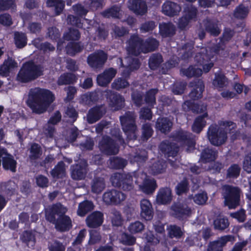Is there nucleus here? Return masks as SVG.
<instances>
[{
	"label": "nucleus",
	"mask_w": 251,
	"mask_h": 251,
	"mask_svg": "<svg viewBox=\"0 0 251 251\" xmlns=\"http://www.w3.org/2000/svg\"><path fill=\"white\" fill-rule=\"evenodd\" d=\"M126 49L129 54L139 55L143 52V39L137 34H132L127 41Z\"/></svg>",
	"instance_id": "nucleus-11"
},
{
	"label": "nucleus",
	"mask_w": 251,
	"mask_h": 251,
	"mask_svg": "<svg viewBox=\"0 0 251 251\" xmlns=\"http://www.w3.org/2000/svg\"><path fill=\"white\" fill-rule=\"evenodd\" d=\"M183 106L184 108L186 106L188 111H191L193 113L197 114L203 113L206 110V105L203 103L200 104L195 103L191 100L185 101L183 103Z\"/></svg>",
	"instance_id": "nucleus-37"
},
{
	"label": "nucleus",
	"mask_w": 251,
	"mask_h": 251,
	"mask_svg": "<svg viewBox=\"0 0 251 251\" xmlns=\"http://www.w3.org/2000/svg\"><path fill=\"white\" fill-rule=\"evenodd\" d=\"M142 129L141 138L144 141H146L151 137L153 133V130L149 123L143 124Z\"/></svg>",
	"instance_id": "nucleus-61"
},
{
	"label": "nucleus",
	"mask_w": 251,
	"mask_h": 251,
	"mask_svg": "<svg viewBox=\"0 0 251 251\" xmlns=\"http://www.w3.org/2000/svg\"><path fill=\"white\" fill-rule=\"evenodd\" d=\"M158 91L157 88H152L147 91L144 100L148 106L153 107L156 104L155 96Z\"/></svg>",
	"instance_id": "nucleus-52"
},
{
	"label": "nucleus",
	"mask_w": 251,
	"mask_h": 251,
	"mask_svg": "<svg viewBox=\"0 0 251 251\" xmlns=\"http://www.w3.org/2000/svg\"><path fill=\"white\" fill-rule=\"evenodd\" d=\"M159 45V41L155 38L150 37L145 41L143 40V53H148L155 50Z\"/></svg>",
	"instance_id": "nucleus-40"
},
{
	"label": "nucleus",
	"mask_w": 251,
	"mask_h": 251,
	"mask_svg": "<svg viewBox=\"0 0 251 251\" xmlns=\"http://www.w3.org/2000/svg\"><path fill=\"white\" fill-rule=\"evenodd\" d=\"M126 198V195L124 193L114 189L107 190L102 196L103 201L108 205H117Z\"/></svg>",
	"instance_id": "nucleus-13"
},
{
	"label": "nucleus",
	"mask_w": 251,
	"mask_h": 251,
	"mask_svg": "<svg viewBox=\"0 0 251 251\" xmlns=\"http://www.w3.org/2000/svg\"><path fill=\"white\" fill-rule=\"evenodd\" d=\"M2 166L4 171L12 173L16 172L17 162L13 155L8 152L5 148H1Z\"/></svg>",
	"instance_id": "nucleus-15"
},
{
	"label": "nucleus",
	"mask_w": 251,
	"mask_h": 251,
	"mask_svg": "<svg viewBox=\"0 0 251 251\" xmlns=\"http://www.w3.org/2000/svg\"><path fill=\"white\" fill-rule=\"evenodd\" d=\"M249 13V10L247 7L243 4H240L237 6L234 11V17L238 19H243L247 17Z\"/></svg>",
	"instance_id": "nucleus-59"
},
{
	"label": "nucleus",
	"mask_w": 251,
	"mask_h": 251,
	"mask_svg": "<svg viewBox=\"0 0 251 251\" xmlns=\"http://www.w3.org/2000/svg\"><path fill=\"white\" fill-rule=\"evenodd\" d=\"M181 10V7L176 3L167 1L162 5V11L165 15L173 17L178 15Z\"/></svg>",
	"instance_id": "nucleus-27"
},
{
	"label": "nucleus",
	"mask_w": 251,
	"mask_h": 251,
	"mask_svg": "<svg viewBox=\"0 0 251 251\" xmlns=\"http://www.w3.org/2000/svg\"><path fill=\"white\" fill-rule=\"evenodd\" d=\"M104 221V215L100 211H94L89 214L85 219L87 226L89 228H97L100 227Z\"/></svg>",
	"instance_id": "nucleus-18"
},
{
	"label": "nucleus",
	"mask_w": 251,
	"mask_h": 251,
	"mask_svg": "<svg viewBox=\"0 0 251 251\" xmlns=\"http://www.w3.org/2000/svg\"><path fill=\"white\" fill-rule=\"evenodd\" d=\"M42 151L41 146L37 143H33L30 148L29 158L31 160H36L42 155Z\"/></svg>",
	"instance_id": "nucleus-57"
},
{
	"label": "nucleus",
	"mask_w": 251,
	"mask_h": 251,
	"mask_svg": "<svg viewBox=\"0 0 251 251\" xmlns=\"http://www.w3.org/2000/svg\"><path fill=\"white\" fill-rule=\"evenodd\" d=\"M129 33L128 29L123 26L114 25L111 30V34L113 38L119 39Z\"/></svg>",
	"instance_id": "nucleus-46"
},
{
	"label": "nucleus",
	"mask_w": 251,
	"mask_h": 251,
	"mask_svg": "<svg viewBox=\"0 0 251 251\" xmlns=\"http://www.w3.org/2000/svg\"><path fill=\"white\" fill-rule=\"evenodd\" d=\"M141 217L146 221H151L152 219L154 213L152 204L150 201L147 199H143L140 201Z\"/></svg>",
	"instance_id": "nucleus-25"
},
{
	"label": "nucleus",
	"mask_w": 251,
	"mask_h": 251,
	"mask_svg": "<svg viewBox=\"0 0 251 251\" xmlns=\"http://www.w3.org/2000/svg\"><path fill=\"white\" fill-rule=\"evenodd\" d=\"M94 208V205L92 201L84 200L79 203L77 210V215L80 217H84L88 213L92 211Z\"/></svg>",
	"instance_id": "nucleus-35"
},
{
	"label": "nucleus",
	"mask_w": 251,
	"mask_h": 251,
	"mask_svg": "<svg viewBox=\"0 0 251 251\" xmlns=\"http://www.w3.org/2000/svg\"><path fill=\"white\" fill-rule=\"evenodd\" d=\"M81 99L85 104H89L92 102L97 101L99 99V96L96 92H91L83 95Z\"/></svg>",
	"instance_id": "nucleus-64"
},
{
	"label": "nucleus",
	"mask_w": 251,
	"mask_h": 251,
	"mask_svg": "<svg viewBox=\"0 0 251 251\" xmlns=\"http://www.w3.org/2000/svg\"><path fill=\"white\" fill-rule=\"evenodd\" d=\"M122 129L126 135L128 140H135L137 138L136 131V116L134 112L127 111L124 115L120 117Z\"/></svg>",
	"instance_id": "nucleus-4"
},
{
	"label": "nucleus",
	"mask_w": 251,
	"mask_h": 251,
	"mask_svg": "<svg viewBox=\"0 0 251 251\" xmlns=\"http://www.w3.org/2000/svg\"><path fill=\"white\" fill-rule=\"evenodd\" d=\"M67 209L60 202L53 204L46 212V220L55 225L60 232L69 231L73 226L71 218L65 214Z\"/></svg>",
	"instance_id": "nucleus-2"
},
{
	"label": "nucleus",
	"mask_w": 251,
	"mask_h": 251,
	"mask_svg": "<svg viewBox=\"0 0 251 251\" xmlns=\"http://www.w3.org/2000/svg\"><path fill=\"white\" fill-rule=\"evenodd\" d=\"M131 100L134 104L137 107H140L143 102V94L139 91H134L131 93Z\"/></svg>",
	"instance_id": "nucleus-63"
},
{
	"label": "nucleus",
	"mask_w": 251,
	"mask_h": 251,
	"mask_svg": "<svg viewBox=\"0 0 251 251\" xmlns=\"http://www.w3.org/2000/svg\"><path fill=\"white\" fill-rule=\"evenodd\" d=\"M170 210L171 216L179 221H183L192 214L191 208L186 204L180 202H175Z\"/></svg>",
	"instance_id": "nucleus-10"
},
{
	"label": "nucleus",
	"mask_w": 251,
	"mask_h": 251,
	"mask_svg": "<svg viewBox=\"0 0 251 251\" xmlns=\"http://www.w3.org/2000/svg\"><path fill=\"white\" fill-rule=\"evenodd\" d=\"M99 148L104 154L116 155L119 151V146L116 141L108 135H104L99 143Z\"/></svg>",
	"instance_id": "nucleus-9"
},
{
	"label": "nucleus",
	"mask_w": 251,
	"mask_h": 251,
	"mask_svg": "<svg viewBox=\"0 0 251 251\" xmlns=\"http://www.w3.org/2000/svg\"><path fill=\"white\" fill-rule=\"evenodd\" d=\"M65 173V164L63 161H60L50 171V174L54 178H62Z\"/></svg>",
	"instance_id": "nucleus-48"
},
{
	"label": "nucleus",
	"mask_w": 251,
	"mask_h": 251,
	"mask_svg": "<svg viewBox=\"0 0 251 251\" xmlns=\"http://www.w3.org/2000/svg\"><path fill=\"white\" fill-rule=\"evenodd\" d=\"M224 199L225 205L229 209L236 208L240 203V189L237 187L227 185L225 188Z\"/></svg>",
	"instance_id": "nucleus-8"
},
{
	"label": "nucleus",
	"mask_w": 251,
	"mask_h": 251,
	"mask_svg": "<svg viewBox=\"0 0 251 251\" xmlns=\"http://www.w3.org/2000/svg\"><path fill=\"white\" fill-rule=\"evenodd\" d=\"M171 137L181 146L186 147L187 151H194L195 149L196 136L190 132L179 129L173 132Z\"/></svg>",
	"instance_id": "nucleus-5"
},
{
	"label": "nucleus",
	"mask_w": 251,
	"mask_h": 251,
	"mask_svg": "<svg viewBox=\"0 0 251 251\" xmlns=\"http://www.w3.org/2000/svg\"><path fill=\"white\" fill-rule=\"evenodd\" d=\"M105 96L109 106L114 110H121L124 107L125 98L120 94L109 90Z\"/></svg>",
	"instance_id": "nucleus-16"
},
{
	"label": "nucleus",
	"mask_w": 251,
	"mask_h": 251,
	"mask_svg": "<svg viewBox=\"0 0 251 251\" xmlns=\"http://www.w3.org/2000/svg\"><path fill=\"white\" fill-rule=\"evenodd\" d=\"M110 181L114 187L124 191H130L133 188V176L131 173H115L111 176Z\"/></svg>",
	"instance_id": "nucleus-6"
},
{
	"label": "nucleus",
	"mask_w": 251,
	"mask_h": 251,
	"mask_svg": "<svg viewBox=\"0 0 251 251\" xmlns=\"http://www.w3.org/2000/svg\"><path fill=\"white\" fill-rule=\"evenodd\" d=\"M157 185L154 179L146 178L140 185V189L146 194H152L155 191Z\"/></svg>",
	"instance_id": "nucleus-32"
},
{
	"label": "nucleus",
	"mask_w": 251,
	"mask_h": 251,
	"mask_svg": "<svg viewBox=\"0 0 251 251\" xmlns=\"http://www.w3.org/2000/svg\"><path fill=\"white\" fill-rule=\"evenodd\" d=\"M104 180L101 177H95L91 185V190L93 193L99 194L105 188Z\"/></svg>",
	"instance_id": "nucleus-47"
},
{
	"label": "nucleus",
	"mask_w": 251,
	"mask_h": 251,
	"mask_svg": "<svg viewBox=\"0 0 251 251\" xmlns=\"http://www.w3.org/2000/svg\"><path fill=\"white\" fill-rule=\"evenodd\" d=\"M107 59V54L102 50H99L90 54L87 58V62L92 68H102Z\"/></svg>",
	"instance_id": "nucleus-12"
},
{
	"label": "nucleus",
	"mask_w": 251,
	"mask_h": 251,
	"mask_svg": "<svg viewBox=\"0 0 251 251\" xmlns=\"http://www.w3.org/2000/svg\"><path fill=\"white\" fill-rule=\"evenodd\" d=\"M180 74L182 76H185L188 78L192 77H199L202 74V70L197 68L195 66L190 65L187 68H181Z\"/></svg>",
	"instance_id": "nucleus-42"
},
{
	"label": "nucleus",
	"mask_w": 251,
	"mask_h": 251,
	"mask_svg": "<svg viewBox=\"0 0 251 251\" xmlns=\"http://www.w3.org/2000/svg\"><path fill=\"white\" fill-rule=\"evenodd\" d=\"M47 4L49 7H54L56 15H60L65 7V2L63 0H48Z\"/></svg>",
	"instance_id": "nucleus-54"
},
{
	"label": "nucleus",
	"mask_w": 251,
	"mask_h": 251,
	"mask_svg": "<svg viewBox=\"0 0 251 251\" xmlns=\"http://www.w3.org/2000/svg\"><path fill=\"white\" fill-rule=\"evenodd\" d=\"M83 49V46L80 42H70L66 47L67 53L71 56L81 52Z\"/></svg>",
	"instance_id": "nucleus-43"
},
{
	"label": "nucleus",
	"mask_w": 251,
	"mask_h": 251,
	"mask_svg": "<svg viewBox=\"0 0 251 251\" xmlns=\"http://www.w3.org/2000/svg\"><path fill=\"white\" fill-rule=\"evenodd\" d=\"M173 126V123L168 118H160L157 120L156 128L163 133L169 132Z\"/></svg>",
	"instance_id": "nucleus-33"
},
{
	"label": "nucleus",
	"mask_w": 251,
	"mask_h": 251,
	"mask_svg": "<svg viewBox=\"0 0 251 251\" xmlns=\"http://www.w3.org/2000/svg\"><path fill=\"white\" fill-rule=\"evenodd\" d=\"M204 27L207 33L215 37L218 36L221 32L217 23L211 19H207L204 22Z\"/></svg>",
	"instance_id": "nucleus-36"
},
{
	"label": "nucleus",
	"mask_w": 251,
	"mask_h": 251,
	"mask_svg": "<svg viewBox=\"0 0 251 251\" xmlns=\"http://www.w3.org/2000/svg\"><path fill=\"white\" fill-rule=\"evenodd\" d=\"M107 110L104 104H98L91 108L87 115L88 123L92 124L98 121L106 114Z\"/></svg>",
	"instance_id": "nucleus-14"
},
{
	"label": "nucleus",
	"mask_w": 251,
	"mask_h": 251,
	"mask_svg": "<svg viewBox=\"0 0 251 251\" xmlns=\"http://www.w3.org/2000/svg\"><path fill=\"white\" fill-rule=\"evenodd\" d=\"M117 71L113 68L105 70L102 73L98 75L97 81L100 86H107L115 76Z\"/></svg>",
	"instance_id": "nucleus-21"
},
{
	"label": "nucleus",
	"mask_w": 251,
	"mask_h": 251,
	"mask_svg": "<svg viewBox=\"0 0 251 251\" xmlns=\"http://www.w3.org/2000/svg\"><path fill=\"white\" fill-rule=\"evenodd\" d=\"M71 177L74 180L84 179L87 174L86 167L78 164L73 165L71 167Z\"/></svg>",
	"instance_id": "nucleus-28"
},
{
	"label": "nucleus",
	"mask_w": 251,
	"mask_h": 251,
	"mask_svg": "<svg viewBox=\"0 0 251 251\" xmlns=\"http://www.w3.org/2000/svg\"><path fill=\"white\" fill-rule=\"evenodd\" d=\"M176 29L171 22L163 23L159 25V32L163 38L172 37L176 34Z\"/></svg>",
	"instance_id": "nucleus-29"
},
{
	"label": "nucleus",
	"mask_w": 251,
	"mask_h": 251,
	"mask_svg": "<svg viewBox=\"0 0 251 251\" xmlns=\"http://www.w3.org/2000/svg\"><path fill=\"white\" fill-rule=\"evenodd\" d=\"M15 184L11 181L0 183V192L3 193L7 197H11L14 195Z\"/></svg>",
	"instance_id": "nucleus-39"
},
{
	"label": "nucleus",
	"mask_w": 251,
	"mask_h": 251,
	"mask_svg": "<svg viewBox=\"0 0 251 251\" xmlns=\"http://www.w3.org/2000/svg\"><path fill=\"white\" fill-rule=\"evenodd\" d=\"M229 225L228 219L224 217H218L213 222L214 227L218 230L223 231L227 228Z\"/></svg>",
	"instance_id": "nucleus-55"
},
{
	"label": "nucleus",
	"mask_w": 251,
	"mask_h": 251,
	"mask_svg": "<svg viewBox=\"0 0 251 251\" xmlns=\"http://www.w3.org/2000/svg\"><path fill=\"white\" fill-rule=\"evenodd\" d=\"M241 167L237 164H232L227 169L226 178L229 179H236L241 172Z\"/></svg>",
	"instance_id": "nucleus-51"
},
{
	"label": "nucleus",
	"mask_w": 251,
	"mask_h": 251,
	"mask_svg": "<svg viewBox=\"0 0 251 251\" xmlns=\"http://www.w3.org/2000/svg\"><path fill=\"white\" fill-rule=\"evenodd\" d=\"M195 59L200 66L202 67V69L205 73H208L213 67V63L209 62L211 60L210 56L206 53H197Z\"/></svg>",
	"instance_id": "nucleus-23"
},
{
	"label": "nucleus",
	"mask_w": 251,
	"mask_h": 251,
	"mask_svg": "<svg viewBox=\"0 0 251 251\" xmlns=\"http://www.w3.org/2000/svg\"><path fill=\"white\" fill-rule=\"evenodd\" d=\"M197 7L193 5H188L185 7L183 11V16L191 21H196L198 14Z\"/></svg>",
	"instance_id": "nucleus-56"
},
{
	"label": "nucleus",
	"mask_w": 251,
	"mask_h": 251,
	"mask_svg": "<svg viewBox=\"0 0 251 251\" xmlns=\"http://www.w3.org/2000/svg\"><path fill=\"white\" fill-rule=\"evenodd\" d=\"M43 67L32 60L24 62L16 76V80L26 83L34 81L43 75Z\"/></svg>",
	"instance_id": "nucleus-3"
},
{
	"label": "nucleus",
	"mask_w": 251,
	"mask_h": 251,
	"mask_svg": "<svg viewBox=\"0 0 251 251\" xmlns=\"http://www.w3.org/2000/svg\"><path fill=\"white\" fill-rule=\"evenodd\" d=\"M208 116L207 113L205 112L201 115L197 116L194 120L192 125V130L196 133H200L206 125L205 119Z\"/></svg>",
	"instance_id": "nucleus-31"
},
{
	"label": "nucleus",
	"mask_w": 251,
	"mask_h": 251,
	"mask_svg": "<svg viewBox=\"0 0 251 251\" xmlns=\"http://www.w3.org/2000/svg\"><path fill=\"white\" fill-rule=\"evenodd\" d=\"M167 168L166 161L159 159L154 162L150 167V170L153 175L162 174L165 172Z\"/></svg>",
	"instance_id": "nucleus-41"
},
{
	"label": "nucleus",
	"mask_w": 251,
	"mask_h": 251,
	"mask_svg": "<svg viewBox=\"0 0 251 251\" xmlns=\"http://www.w3.org/2000/svg\"><path fill=\"white\" fill-rule=\"evenodd\" d=\"M217 150L213 148H204L201 153L200 160L203 163L214 161L218 157Z\"/></svg>",
	"instance_id": "nucleus-26"
},
{
	"label": "nucleus",
	"mask_w": 251,
	"mask_h": 251,
	"mask_svg": "<svg viewBox=\"0 0 251 251\" xmlns=\"http://www.w3.org/2000/svg\"><path fill=\"white\" fill-rule=\"evenodd\" d=\"M20 238L22 242L25 243L28 248L34 246L36 243V238L35 235L31 231H24Z\"/></svg>",
	"instance_id": "nucleus-44"
},
{
	"label": "nucleus",
	"mask_w": 251,
	"mask_h": 251,
	"mask_svg": "<svg viewBox=\"0 0 251 251\" xmlns=\"http://www.w3.org/2000/svg\"><path fill=\"white\" fill-rule=\"evenodd\" d=\"M121 8L117 5H113L110 8L105 9L102 12V16L105 18H120Z\"/></svg>",
	"instance_id": "nucleus-49"
},
{
	"label": "nucleus",
	"mask_w": 251,
	"mask_h": 251,
	"mask_svg": "<svg viewBox=\"0 0 251 251\" xmlns=\"http://www.w3.org/2000/svg\"><path fill=\"white\" fill-rule=\"evenodd\" d=\"M207 137L212 145L219 146L226 141L227 134L223 128L211 125L208 129Z\"/></svg>",
	"instance_id": "nucleus-7"
},
{
	"label": "nucleus",
	"mask_w": 251,
	"mask_h": 251,
	"mask_svg": "<svg viewBox=\"0 0 251 251\" xmlns=\"http://www.w3.org/2000/svg\"><path fill=\"white\" fill-rule=\"evenodd\" d=\"M194 49V44L192 43L187 42L184 44L182 49L184 50L181 55V57L184 60H187L191 58L193 55V50Z\"/></svg>",
	"instance_id": "nucleus-62"
},
{
	"label": "nucleus",
	"mask_w": 251,
	"mask_h": 251,
	"mask_svg": "<svg viewBox=\"0 0 251 251\" xmlns=\"http://www.w3.org/2000/svg\"><path fill=\"white\" fill-rule=\"evenodd\" d=\"M78 117V112L75 108L73 107H68L64 115V118H68L69 119L68 122H70L72 124H73L76 121Z\"/></svg>",
	"instance_id": "nucleus-60"
},
{
	"label": "nucleus",
	"mask_w": 251,
	"mask_h": 251,
	"mask_svg": "<svg viewBox=\"0 0 251 251\" xmlns=\"http://www.w3.org/2000/svg\"><path fill=\"white\" fill-rule=\"evenodd\" d=\"M163 62V57L159 53H154L150 57L149 66L152 70H156Z\"/></svg>",
	"instance_id": "nucleus-50"
},
{
	"label": "nucleus",
	"mask_w": 251,
	"mask_h": 251,
	"mask_svg": "<svg viewBox=\"0 0 251 251\" xmlns=\"http://www.w3.org/2000/svg\"><path fill=\"white\" fill-rule=\"evenodd\" d=\"M54 99L50 90L38 88L30 90L26 102L33 113L40 114L47 111Z\"/></svg>",
	"instance_id": "nucleus-1"
},
{
	"label": "nucleus",
	"mask_w": 251,
	"mask_h": 251,
	"mask_svg": "<svg viewBox=\"0 0 251 251\" xmlns=\"http://www.w3.org/2000/svg\"><path fill=\"white\" fill-rule=\"evenodd\" d=\"M159 148L161 151L168 157L176 156L179 151V148L176 143L168 140L162 142Z\"/></svg>",
	"instance_id": "nucleus-20"
},
{
	"label": "nucleus",
	"mask_w": 251,
	"mask_h": 251,
	"mask_svg": "<svg viewBox=\"0 0 251 251\" xmlns=\"http://www.w3.org/2000/svg\"><path fill=\"white\" fill-rule=\"evenodd\" d=\"M189 86L192 88L189 94V97L192 100H198L202 98L205 86L201 79H199L190 82Z\"/></svg>",
	"instance_id": "nucleus-19"
},
{
	"label": "nucleus",
	"mask_w": 251,
	"mask_h": 251,
	"mask_svg": "<svg viewBox=\"0 0 251 251\" xmlns=\"http://www.w3.org/2000/svg\"><path fill=\"white\" fill-rule=\"evenodd\" d=\"M190 189L189 179L186 176L183 177L182 179L177 183L175 187V192L178 196L187 194Z\"/></svg>",
	"instance_id": "nucleus-38"
},
{
	"label": "nucleus",
	"mask_w": 251,
	"mask_h": 251,
	"mask_svg": "<svg viewBox=\"0 0 251 251\" xmlns=\"http://www.w3.org/2000/svg\"><path fill=\"white\" fill-rule=\"evenodd\" d=\"M80 33L77 29L70 28L69 31L64 35V39L66 41H77L80 39Z\"/></svg>",
	"instance_id": "nucleus-58"
},
{
	"label": "nucleus",
	"mask_w": 251,
	"mask_h": 251,
	"mask_svg": "<svg viewBox=\"0 0 251 251\" xmlns=\"http://www.w3.org/2000/svg\"><path fill=\"white\" fill-rule=\"evenodd\" d=\"M14 41L16 47L22 49L27 45V38L25 33L16 31L14 34Z\"/></svg>",
	"instance_id": "nucleus-45"
},
{
	"label": "nucleus",
	"mask_w": 251,
	"mask_h": 251,
	"mask_svg": "<svg viewBox=\"0 0 251 251\" xmlns=\"http://www.w3.org/2000/svg\"><path fill=\"white\" fill-rule=\"evenodd\" d=\"M17 67V61L12 57L8 56L0 65V75L2 77L8 76L10 73Z\"/></svg>",
	"instance_id": "nucleus-22"
},
{
	"label": "nucleus",
	"mask_w": 251,
	"mask_h": 251,
	"mask_svg": "<svg viewBox=\"0 0 251 251\" xmlns=\"http://www.w3.org/2000/svg\"><path fill=\"white\" fill-rule=\"evenodd\" d=\"M127 165V161L118 156L113 157L109 160V165L114 169H122Z\"/></svg>",
	"instance_id": "nucleus-53"
},
{
	"label": "nucleus",
	"mask_w": 251,
	"mask_h": 251,
	"mask_svg": "<svg viewBox=\"0 0 251 251\" xmlns=\"http://www.w3.org/2000/svg\"><path fill=\"white\" fill-rule=\"evenodd\" d=\"M235 241V237L232 235H226L222 236L219 240L209 243L207 251H223V247L228 242Z\"/></svg>",
	"instance_id": "nucleus-17"
},
{
	"label": "nucleus",
	"mask_w": 251,
	"mask_h": 251,
	"mask_svg": "<svg viewBox=\"0 0 251 251\" xmlns=\"http://www.w3.org/2000/svg\"><path fill=\"white\" fill-rule=\"evenodd\" d=\"M172 199V192L170 188L165 187L160 189L156 196V201L158 204H168Z\"/></svg>",
	"instance_id": "nucleus-30"
},
{
	"label": "nucleus",
	"mask_w": 251,
	"mask_h": 251,
	"mask_svg": "<svg viewBox=\"0 0 251 251\" xmlns=\"http://www.w3.org/2000/svg\"><path fill=\"white\" fill-rule=\"evenodd\" d=\"M77 77L72 73H64L58 77L57 83L59 86L74 84L76 82Z\"/></svg>",
	"instance_id": "nucleus-34"
},
{
	"label": "nucleus",
	"mask_w": 251,
	"mask_h": 251,
	"mask_svg": "<svg viewBox=\"0 0 251 251\" xmlns=\"http://www.w3.org/2000/svg\"><path fill=\"white\" fill-rule=\"evenodd\" d=\"M129 9L136 15H143L147 12V5L144 0H129Z\"/></svg>",
	"instance_id": "nucleus-24"
}]
</instances>
